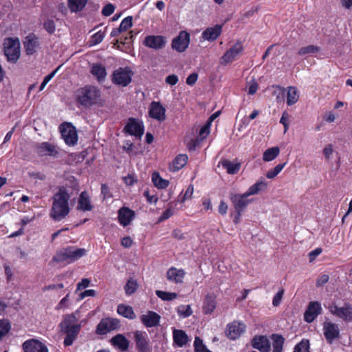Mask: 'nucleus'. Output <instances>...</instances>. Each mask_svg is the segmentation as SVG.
I'll list each match as a JSON object with an SVG mask.
<instances>
[{
    "label": "nucleus",
    "mask_w": 352,
    "mask_h": 352,
    "mask_svg": "<svg viewBox=\"0 0 352 352\" xmlns=\"http://www.w3.org/2000/svg\"><path fill=\"white\" fill-rule=\"evenodd\" d=\"M283 294H284V290L283 289H281L274 296L273 300H272V304L274 307H277L280 305V303L281 302L282 298H283Z\"/></svg>",
    "instance_id": "obj_57"
},
{
    "label": "nucleus",
    "mask_w": 352,
    "mask_h": 352,
    "mask_svg": "<svg viewBox=\"0 0 352 352\" xmlns=\"http://www.w3.org/2000/svg\"><path fill=\"white\" fill-rule=\"evenodd\" d=\"M38 153L41 155L56 156L58 151L56 146L48 142H42L37 146Z\"/></svg>",
    "instance_id": "obj_31"
},
{
    "label": "nucleus",
    "mask_w": 352,
    "mask_h": 352,
    "mask_svg": "<svg viewBox=\"0 0 352 352\" xmlns=\"http://www.w3.org/2000/svg\"><path fill=\"white\" fill-rule=\"evenodd\" d=\"M323 333L327 342L331 343L340 336L338 325L331 322L325 321L323 323Z\"/></svg>",
    "instance_id": "obj_17"
},
{
    "label": "nucleus",
    "mask_w": 352,
    "mask_h": 352,
    "mask_svg": "<svg viewBox=\"0 0 352 352\" xmlns=\"http://www.w3.org/2000/svg\"><path fill=\"white\" fill-rule=\"evenodd\" d=\"M334 153V146L332 144H327L324 146L322 153L324 156V160L327 162L332 159L333 153Z\"/></svg>",
    "instance_id": "obj_49"
},
{
    "label": "nucleus",
    "mask_w": 352,
    "mask_h": 352,
    "mask_svg": "<svg viewBox=\"0 0 352 352\" xmlns=\"http://www.w3.org/2000/svg\"><path fill=\"white\" fill-rule=\"evenodd\" d=\"M185 275V272L175 267H170L166 272V278L170 282L182 283Z\"/></svg>",
    "instance_id": "obj_27"
},
{
    "label": "nucleus",
    "mask_w": 352,
    "mask_h": 352,
    "mask_svg": "<svg viewBox=\"0 0 352 352\" xmlns=\"http://www.w3.org/2000/svg\"><path fill=\"white\" fill-rule=\"evenodd\" d=\"M76 101L85 108L93 105L102 106L103 100L99 88L92 85H87L76 91Z\"/></svg>",
    "instance_id": "obj_2"
},
{
    "label": "nucleus",
    "mask_w": 352,
    "mask_h": 352,
    "mask_svg": "<svg viewBox=\"0 0 352 352\" xmlns=\"http://www.w3.org/2000/svg\"><path fill=\"white\" fill-rule=\"evenodd\" d=\"M87 0H68V6L72 12L81 10L86 5Z\"/></svg>",
    "instance_id": "obj_41"
},
{
    "label": "nucleus",
    "mask_w": 352,
    "mask_h": 352,
    "mask_svg": "<svg viewBox=\"0 0 352 352\" xmlns=\"http://www.w3.org/2000/svg\"><path fill=\"white\" fill-rule=\"evenodd\" d=\"M149 116L160 122L166 119V109L160 102L153 101L149 107Z\"/></svg>",
    "instance_id": "obj_19"
},
{
    "label": "nucleus",
    "mask_w": 352,
    "mask_h": 352,
    "mask_svg": "<svg viewBox=\"0 0 352 352\" xmlns=\"http://www.w3.org/2000/svg\"><path fill=\"white\" fill-rule=\"evenodd\" d=\"M119 320L115 318L102 319L96 327V333L99 335H104L119 327Z\"/></svg>",
    "instance_id": "obj_14"
},
{
    "label": "nucleus",
    "mask_w": 352,
    "mask_h": 352,
    "mask_svg": "<svg viewBox=\"0 0 352 352\" xmlns=\"http://www.w3.org/2000/svg\"><path fill=\"white\" fill-rule=\"evenodd\" d=\"M10 330V324L6 320H0V340Z\"/></svg>",
    "instance_id": "obj_50"
},
{
    "label": "nucleus",
    "mask_w": 352,
    "mask_h": 352,
    "mask_svg": "<svg viewBox=\"0 0 352 352\" xmlns=\"http://www.w3.org/2000/svg\"><path fill=\"white\" fill-rule=\"evenodd\" d=\"M299 91L296 87L290 86L287 87V104L292 106L296 104L299 99Z\"/></svg>",
    "instance_id": "obj_37"
},
{
    "label": "nucleus",
    "mask_w": 352,
    "mask_h": 352,
    "mask_svg": "<svg viewBox=\"0 0 352 352\" xmlns=\"http://www.w3.org/2000/svg\"><path fill=\"white\" fill-rule=\"evenodd\" d=\"M210 122H208L201 128L199 131V136L201 137V139L206 138L210 133Z\"/></svg>",
    "instance_id": "obj_58"
},
{
    "label": "nucleus",
    "mask_w": 352,
    "mask_h": 352,
    "mask_svg": "<svg viewBox=\"0 0 352 352\" xmlns=\"http://www.w3.org/2000/svg\"><path fill=\"white\" fill-rule=\"evenodd\" d=\"M138 287V284L137 281L132 278L129 279L124 287L126 294L131 295L133 294L137 290Z\"/></svg>",
    "instance_id": "obj_47"
},
{
    "label": "nucleus",
    "mask_w": 352,
    "mask_h": 352,
    "mask_svg": "<svg viewBox=\"0 0 352 352\" xmlns=\"http://www.w3.org/2000/svg\"><path fill=\"white\" fill-rule=\"evenodd\" d=\"M141 322L146 327H153L159 324L160 316L157 313L148 311L140 317Z\"/></svg>",
    "instance_id": "obj_23"
},
{
    "label": "nucleus",
    "mask_w": 352,
    "mask_h": 352,
    "mask_svg": "<svg viewBox=\"0 0 352 352\" xmlns=\"http://www.w3.org/2000/svg\"><path fill=\"white\" fill-rule=\"evenodd\" d=\"M91 74L96 78L98 81H103L107 76L106 68L98 63H94L91 67Z\"/></svg>",
    "instance_id": "obj_36"
},
{
    "label": "nucleus",
    "mask_w": 352,
    "mask_h": 352,
    "mask_svg": "<svg viewBox=\"0 0 352 352\" xmlns=\"http://www.w3.org/2000/svg\"><path fill=\"white\" fill-rule=\"evenodd\" d=\"M258 88V83L254 80H251L248 84V94L250 95L254 94L257 91Z\"/></svg>",
    "instance_id": "obj_60"
},
{
    "label": "nucleus",
    "mask_w": 352,
    "mask_h": 352,
    "mask_svg": "<svg viewBox=\"0 0 352 352\" xmlns=\"http://www.w3.org/2000/svg\"><path fill=\"white\" fill-rule=\"evenodd\" d=\"M104 38V33L99 31L94 34L91 38V43L93 45H97L101 43Z\"/></svg>",
    "instance_id": "obj_55"
},
{
    "label": "nucleus",
    "mask_w": 352,
    "mask_h": 352,
    "mask_svg": "<svg viewBox=\"0 0 352 352\" xmlns=\"http://www.w3.org/2000/svg\"><path fill=\"white\" fill-rule=\"evenodd\" d=\"M144 44L150 48L159 50L164 47L166 45V39L162 36H147L144 38Z\"/></svg>",
    "instance_id": "obj_22"
},
{
    "label": "nucleus",
    "mask_w": 352,
    "mask_h": 352,
    "mask_svg": "<svg viewBox=\"0 0 352 352\" xmlns=\"http://www.w3.org/2000/svg\"><path fill=\"white\" fill-rule=\"evenodd\" d=\"M222 32V25H216L206 28L201 34V41H214Z\"/></svg>",
    "instance_id": "obj_20"
},
{
    "label": "nucleus",
    "mask_w": 352,
    "mask_h": 352,
    "mask_svg": "<svg viewBox=\"0 0 352 352\" xmlns=\"http://www.w3.org/2000/svg\"><path fill=\"white\" fill-rule=\"evenodd\" d=\"M243 51V44L238 41L228 49L220 58V64L226 65L233 62Z\"/></svg>",
    "instance_id": "obj_8"
},
{
    "label": "nucleus",
    "mask_w": 352,
    "mask_h": 352,
    "mask_svg": "<svg viewBox=\"0 0 352 352\" xmlns=\"http://www.w3.org/2000/svg\"><path fill=\"white\" fill-rule=\"evenodd\" d=\"M267 188V183L263 179H261L250 186L246 192L249 196L255 195L258 194L260 192L265 191Z\"/></svg>",
    "instance_id": "obj_34"
},
{
    "label": "nucleus",
    "mask_w": 352,
    "mask_h": 352,
    "mask_svg": "<svg viewBox=\"0 0 352 352\" xmlns=\"http://www.w3.org/2000/svg\"><path fill=\"white\" fill-rule=\"evenodd\" d=\"M267 188V183L263 179H261L250 186L246 192L249 196L255 195L258 194L260 192L265 191Z\"/></svg>",
    "instance_id": "obj_35"
},
{
    "label": "nucleus",
    "mask_w": 352,
    "mask_h": 352,
    "mask_svg": "<svg viewBox=\"0 0 352 352\" xmlns=\"http://www.w3.org/2000/svg\"><path fill=\"white\" fill-rule=\"evenodd\" d=\"M132 16H127L124 18L119 28L122 32L127 30L129 28H130L132 26Z\"/></svg>",
    "instance_id": "obj_53"
},
{
    "label": "nucleus",
    "mask_w": 352,
    "mask_h": 352,
    "mask_svg": "<svg viewBox=\"0 0 352 352\" xmlns=\"http://www.w3.org/2000/svg\"><path fill=\"white\" fill-rule=\"evenodd\" d=\"M286 164H287L286 162L283 163V164H279L276 165L273 169H271L269 171H267L266 173L267 178L274 179V177H276L281 172V170L284 168Z\"/></svg>",
    "instance_id": "obj_46"
},
{
    "label": "nucleus",
    "mask_w": 352,
    "mask_h": 352,
    "mask_svg": "<svg viewBox=\"0 0 352 352\" xmlns=\"http://www.w3.org/2000/svg\"><path fill=\"white\" fill-rule=\"evenodd\" d=\"M249 195L247 192L243 194H231L230 200L237 212L239 216L241 215L245 208L252 201V199H248Z\"/></svg>",
    "instance_id": "obj_11"
},
{
    "label": "nucleus",
    "mask_w": 352,
    "mask_h": 352,
    "mask_svg": "<svg viewBox=\"0 0 352 352\" xmlns=\"http://www.w3.org/2000/svg\"><path fill=\"white\" fill-rule=\"evenodd\" d=\"M43 28L49 34H53L56 30L55 23L52 19H47L43 23Z\"/></svg>",
    "instance_id": "obj_52"
},
{
    "label": "nucleus",
    "mask_w": 352,
    "mask_h": 352,
    "mask_svg": "<svg viewBox=\"0 0 352 352\" xmlns=\"http://www.w3.org/2000/svg\"><path fill=\"white\" fill-rule=\"evenodd\" d=\"M197 78H198L197 74L192 73L190 75H189L188 76V78H186V83L188 85L192 86V85H193L196 82V81L197 80Z\"/></svg>",
    "instance_id": "obj_64"
},
{
    "label": "nucleus",
    "mask_w": 352,
    "mask_h": 352,
    "mask_svg": "<svg viewBox=\"0 0 352 352\" xmlns=\"http://www.w3.org/2000/svg\"><path fill=\"white\" fill-rule=\"evenodd\" d=\"M178 80H179V78H178L177 76L175 75V74L169 75V76H166V78L165 79L166 82L172 86L176 85L177 83Z\"/></svg>",
    "instance_id": "obj_61"
},
{
    "label": "nucleus",
    "mask_w": 352,
    "mask_h": 352,
    "mask_svg": "<svg viewBox=\"0 0 352 352\" xmlns=\"http://www.w3.org/2000/svg\"><path fill=\"white\" fill-rule=\"evenodd\" d=\"M194 192V186L190 184L188 186L184 195L182 197L180 201L184 202L186 200L190 199Z\"/></svg>",
    "instance_id": "obj_54"
},
{
    "label": "nucleus",
    "mask_w": 352,
    "mask_h": 352,
    "mask_svg": "<svg viewBox=\"0 0 352 352\" xmlns=\"http://www.w3.org/2000/svg\"><path fill=\"white\" fill-rule=\"evenodd\" d=\"M280 153V149L278 146H274L267 148L263 155V160L265 162H271L276 159Z\"/></svg>",
    "instance_id": "obj_39"
},
{
    "label": "nucleus",
    "mask_w": 352,
    "mask_h": 352,
    "mask_svg": "<svg viewBox=\"0 0 352 352\" xmlns=\"http://www.w3.org/2000/svg\"><path fill=\"white\" fill-rule=\"evenodd\" d=\"M322 307L317 301L310 302L304 314V319L307 322H313L321 314Z\"/></svg>",
    "instance_id": "obj_18"
},
{
    "label": "nucleus",
    "mask_w": 352,
    "mask_h": 352,
    "mask_svg": "<svg viewBox=\"0 0 352 352\" xmlns=\"http://www.w3.org/2000/svg\"><path fill=\"white\" fill-rule=\"evenodd\" d=\"M133 72L129 67H120L113 72L112 81L114 84L126 87L132 79Z\"/></svg>",
    "instance_id": "obj_6"
},
{
    "label": "nucleus",
    "mask_w": 352,
    "mask_h": 352,
    "mask_svg": "<svg viewBox=\"0 0 352 352\" xmlns=\"http://www.w3.org/2000/svg\"><path fill=\"white\" fill-rule=\"evenodd\" d=\"M222 166L226 169L227 173L231 175L237 173L241 167L240 164L233 163L228 160H223L222 162Z\"/></svg>",
    "instance_id": "obj_40"
},
{
    "label": "nucleus",
    "mask_w": 352,
    "mask_h": 352,
    "mask_svg": "<svg viewBox=\"0 0 352 352\" xmlns=\"http://www.w3.org/2000/svg\"><path fill=\"white\" fill-rule=\"evenodd\" d=\"M115 6L112 3L107 4L102 10V14L105 16H109L113 13Z\"/></svg>",
    "instance_id": "obj_56"
},
{
    "label": "nucleus",
    "mask_w": 352,
    "mask_h": 352,
    "mask_svg": "<svg viewBox=\"0 0 352 352\" xmlns=\"http://www.w3.org/2000/svg\"><path fill=\"white\" fill-rule=\"evenodd\" d=\"M190 43V34L186 31H181L172 41V48L178 52H184Z\"/></svg>",
    "instance_id": "obj_13"
},
{
    "label": "nucleus",
    "mask_w": 352,
    "mask_h": 352,
    "mask_svg": "<svg viewBox=\"0 0 352 352\" xmlns=\"http://www.w3.org/2000/svg\"><path fill=\"white\" fill-rule=\"evenodd\" d=\"M134 339L137 350L139 352H151L152 347L150 344V340L145 331H136L134 332Z\"/></svg>",
    "instance_id": "obj_10"
},
{
    "label": "nucleus",
    "mask_w": 352,
    "mask_h": 352,
    "mask_svg": "<svg viewBox=\"0 0 352 352\" xmlns=\"http://www.w3.org/2000/svg\"><path fill=\"white\" fill-rule=\"evenodd\" d=\"M267 188V183L263 179H261L250 186L246 192L249 196L255 195L258 194L260 192L265 191Z\"/></svg>",
    "instance_id": "obj_33"
},
{
    "label": "nucleus",
    "mask_w": 352,
    "mask_h": 352,
    "mask_svg": "<svg viewBox=\"0 0 352 352\" xmlns=\"http://www.w3.org/2000/svg\"><path fill=\"white\" fill-rule=\"evenodd\" d=\"M23 44L27 54L32 55L38 47V38L34 34H29L25 37Z\"/></svg>",
    "instance_id": "obj_24"
},
{
    "label": "nucleus",
    "mask_w": 352,
    "mask_h": 352,
    "mask_svg": "<svg viewBox=\"0 0 352 352\" xmlns=\"http://www.w3.org/2000/svg\"><path fill=\"white\" fill-rule=\"evenodd\" d=\"M93 208L91 204L90 197L86 191H83L80 193L77 209L82 211H90Z\"/></svg>",
    "instance_id": "obj_30"
},
{
    "label": "nucleus",
    "mask_w": 352,
    "mask_h": 352,
    "mask_svg": "<svg viewBox=\"0 0 352 352\" xmlns=\"http://www.w3.org/2000/svg\"><path fill=\"white\" fill-rule=\"evenodd\" d=\"M87 253L85 248H77L75 247H68L64 250L59 251L54 260L57 262H67L68 263L74 262Z\"/></svg>",
    "instance_id": "obj_4"
},
{
    "label": "nucleus",
    "mask_w": 352,
    "mask_h": 352,
    "mask_svg": "<svg viewBox=\"0 0 352 352\" xmlns=\"http://www.w3.org/2000/svg\"><path fill=\"white\" fill-rule=\"evenodd\" d=\"M60 132L66 144L74 146L77 143L78 135L76 128L71 124H63L60 126Z\"/></svg>",
    "instance_id": "obj_9"
},
{
    "label": "nucleus",
    "mask_w": 352,
    "mask_h": 352,
    "mask_svg": "<svg viewBox=\"0 0 352 352\" xmlns=\"http://www.w3.org/2000/svg\"><path fill=\"white\" fill-rule=\"evenodd\" d=\"M173 338L174 343L179 347L184 346L190 341L184 331L176 329L173 331Z\"/></svg>",
    "instance_id": "obj_28"
},
{
    "label": "nucleus",
    "mask_w": 352,
    "mask_h": 352,
    "mask_svg": "<svg viewBox=\"0 0 352 352\" xmlns=\"http://www.w3.org/2000/svg\"><path fill=\"white\" fill-rule=\"evenodd\" d=\"M24 352H49L46 344L37 339H30L22 344Z\"/></svg>",
    "instance_id": "obj_15"
},
{
    "label": "nucleus",
    "mask_w": 352,
    "mask_h": 352,
    "mask_svg": "<svg viewBox=\"0 0 352 352\" xmlns=\"http://www.w3.org/2000/svg\"><path fill=\"white\" fill-rule=\"evenodd\" d=\"M124 130L130 135L141 138L144 134V127L142 122L135 118H130L124 127Z\"/></svg>",
    "instance_id": "obj_16"
},
{
    "label": "nucleus",
    "mask_w": 352,
    "mask_h": 352,
    "mask_svg": "<svg viewBox=\"0 0 352 352\" xmlns=\"http://www.w3.org/2000/svg\"><path fill=\"white\" fill-rule=\"evenodd\" d=\"M309 344L308 340H302L298 344L295 348L294 352H309Z\"/></svg>",
    "instance_id": "obj_51"
},
{
    "label": "nucleus",
    "mask_w": 352,
    "mask_h": 352,
    "mask_svg": "<svg viewBox=\"0 0 352 352\" xmlns=\"http://www.w3.org/2000/svg\"><path fill=\"white\" fill-rule=\"evenodd\" d=\"M173 214H174L173 209H172L171 208H169L162 213L159 221H164V220L168 219L169 217H170Z\"/></svg>",
    "instance_id": "obj_62"
},
{
    "label": "nucleus",
    "mask_w": 352,
    "mask_h": 352,
    "mask_svg": "<svg viewBox=\"0 0 352 352\" xmlns=\"http://www.w3.org/2000/svg\"><path fill=\"white\" fill-rule=\"evenodd\" d=\"M152 181L157 188L161 189L166 188L169 184V182L162 179L157 173H153Z\"/></svg>",
    "instance_id": "obj_43"
},
{
    "label": "nucleus",
    "mask_w": 352,
    "mask_h": 352,
    "mask_svg": "<svg viewBox=\"0 0 352 352\" xmlns=\"http://www.w3.org/2000/svg\"><path fill=\"white\" fill-rule=\"evenodd\" d=\"M117 311L120 316L130 320L135 319L136 317L132 307L129 305L120 304L118 306Z\"/></svg>",
    "instance_id": "obj_38"
},
{
    "label": "nucleus",
    "mask_w": 352,
    "mask_h": 352,
    "mask_svg": "<svg viewBox=\"0 0 352 352\" xmlns=\"http://www.w3.org/2000/svg\"><path fill=\"white\" fill-rule=\"evenodd\" d=\"M177 313L180 316L187 318L192 314V311L190 305H182L177 307Z\"/></svg>",
    "instance_id": "obj_48"
},
{
    "label": "nucleus",
    "mask_w": 352,
    "mask_h": 352,
    "mask_svg": "<svg viewBox=\"0 0 352 352\" xmlns=\"http://www.w3.org/2000/svg\"><path fill=\"white\" fill-rule=\"evenodd\" d=\"M157 297L163 300H173L177 297V294L175 292H166L164 291L157 290L155 292Z\"/></svg>",
    "instance_id": "obj_45"
},
{
    "label": "nucleus",
    "mask_w": 352,
    "mask_h": 352,
    "mask_svg": "<svg viewBox=\"0 0 352 352\" xmlns=\"http://www.w3.org/2000/svg\"><path fill=\"white\" fill-rule=\"evenodd\" d=\"M77 322L78 318L75 315L69 314L59 324L60 332L66 335L63 342L65 346H71L79 333L81 326Z\"/></svg>",
    "instance_id": "obj_3"
},
{
    "label": "nucleus",
    "mask_w": 352,
    "mask_h": 352,
    "mask_svg": "<svg viewBox=\"0 0 352 352\" xmlns=\"http://www.w3.org/2000/svg\"><path fill=\"white\" fill-rule=\"evenodd\" d=\"M118 221L124 227L129 225L135 217V212L128 207H122L118 210Z\"/></svg>",
    "instance_id": "obj_21"
},
{
    "label": "nucleus",
    "mask_w": 352,
    "mask_h": 352,
    "mask_svg": "<svg viewBox=\"0 0 352 352\" xmlns=\"http://www.w3.org/2000/svg\"><path fill=\"white\" fill-rule=\"evenodd\" d=\"M319 51H320L319 47H318L316 45H309L307 46L300 47L298 51V54L299 56H305L307 54H315Z\"/></svg>",
    "instance_id": "obj_44"
},
{
    "label": "nucleus",
    "mask_w": 352,
    "mask_h": 352,
    "mask_svg": "<svg viewBox=\"0 0 352 352\" xmlns=\"http://www.w3.org/2000/svg\"><path fill=\"white\" fill-rule=\"evenodd\" d=\"M330 313L346 321H352V306L349 304H344L343 307H339L335 303H332L328 307Z\"/></svg>",
    "instance_id": "obj_7"
},
{
    "label": "nucleus",
    "mask_w": 352,
    "mask_h": 352,
    "mask_svg": "<svg viewBox=\"0 0 352 352\" xmlns=\"http://www.w3.org/2000/svg\"><path fill=\"white\" fill-rule=\"evenodd\" d=\"M289 115L287 112H283L280 122L284 126V132L285 133L289 128Z\"/></svg>",
    "instance_id": "obj_59"
},
{
    "label": "nucleus",
    "mask_w": 352,
    "mask_h": 352,
    "mask_svg": "<svg viewBox=\"0 0 352 352\" xmlns=\"http://www.w3.org/2000/svg\"><path fill=\"white\" fill-rule=\"evenodd\" d=\"M252 345L261 352H269L270 350V342L265 336H256L252 340Z\"/></svg>",
    "instance_id": "obj_25"
},
{
    "label": "nucleus",
    "mask_w": 352,
    "mask_h": 352,
    "mask_svg": "<svg viewBox=\"0 0 352 352\" xmlns=\"http://www.w3.org/2000/svg\"><path fill=\"white\" fill-rule=\"evenodd\" d=\"M217 305L216 296L214 294H208L204 300L203 311L206 314H211Z\"/></svg>",
    "instance_id": "obj_29"
},
{
    "label": "nucleus",
    "mask_w": 352,
    "mask_h": 352,
    "mask_svg": "<svg viewBox=\"0 0 352 352\" xmlns=\"http://www.w3.org/2000/svg\"><path fill=\"white\" fill-rule=\"evenodd\" d=\"M4 53L9 61L16 62L20 56V42L18 38H9L4 42Z\"/></svg>",
    "instance_id": "obj_5"
},
{
    "label": "nucleus",
    "mask_w": 352,
    "mask_h": 352,
    "mask_svg": "<svg viewBox=\"0 0 352 352\" xmlns=\"http://www.w3.org/2000/svg\"><path fill=\"white\" fill-rule=\"evenodd\" d=\"M111 344L122 351H126L129 349V341L122 334H117L110 340Z\"/></svg>",
    "instance_id": "obj_26"
},
{
    "label": "nucleus",
    "mask_w": 352,
    "mask_h": 352,
    "mask_svg": "<svg viewBox=\"0 0 352 352\" xmlns=\"http://www.w3.org/2000/svg\"><path fill=\"white\" fill-rule=\"evenodd\" d=\"M329 279V277L327 274H322L316 280V285L318 287H320L324 284L327 283Z\"/></svg>",
    "instance_id": "obj_63"
},
{
    "label": "nucleus",
    "mask_w": 352,
    "mask_h": 352,
    "mask_svg": "<svg viewBox=\"0 0 352 352\" xmlns=\"http://www.w3.org/2000/svg\"><path fill=\"white\" fill-rule=\"evenodd\" d=\"M70 197V194L63 187L60 188L58 191L54 195L50 213V216L53 220L59 221L69 214L70 212L69 206Z\"/></svg>",
    "instance_id": "obj_1"
},
{
    "label": "nucleus",
    "mask_w": 352,
    "mask_h": 352,
    "mask_svg": "<svg viewBox=\"0 0 352 352\" xmlns=\"http://www.w3.org/2000/svg\"><path fill=\"white\" fill-rule=\"evenodd\" d=\"M272 352H282L283 346L284 343V338L280 335H273L272 336Z\"/></svg>",
    "instance_id": "obj_42"
},
{
    "label": "nucleus",
    "mask_w": 352,
    "mask_h": 352,
    "mask_svg": "<svg viewBox=\"0 0 352 352\" xmlns=\"http://www.w3.org/2000/svg\"><path fill=\"white\" fill-rule=\"evenodd\" d=\"M188 159L185 154L178 155L170 164L169 169L173 172L179 170L186 164Z\"/></svg>",
    "instance_id": "obj_32"
},
{
    "label": "nucleus",
    "mask_w": 352,
    "mask_h": 352,
    "mask_svg": "<svg viewBox=\"0 0 352 352\" xmlns=\"http://www.w3.org/2000/svg\"><path fill=\"white\" fill-rule=\"evenodd\" d=\"M245 329L246 326L243 322L234 320L227 325L226 333L230 340H236L245 331Z\"/></svg>",
    "instance_id": "obj_12"
}]
</instances>
